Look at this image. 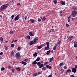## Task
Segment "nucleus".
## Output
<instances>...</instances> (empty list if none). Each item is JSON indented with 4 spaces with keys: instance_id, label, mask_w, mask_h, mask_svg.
Here are the masks:
<instances>
[{
    "instance_id": "obj_2",
    "label": "nucleus",
    "mask_w": 77,
    "mask_h": 77,
    "mask_svg": "<svg viewBox=\"0 0 77 77\" xmlns=\"http://www.w3.org/2000/svg\"><path fill=\"white\" fill-rule=\"evenodd\" d=\"M77 12L76 11H72V13L71 14V15L72 17H75V16H76V15H77Z\"/></svg>"
},
{
    "instance_id": "obj_7",
    "label": "nucleus",
    "mask_w": 77,
    "mask_h": 77,
    "mask_svg": "<svg viewBox=\"0 0 77 77\" xmlns=\"http://www.w3.org/2000/svg\"><path fill=\"white\" fill-rule=\"evenodd\" d=\"M74 38V36H71L69 37L68 38V39L69 40V42H70V41H71V40H72V38Z\"/></svg>"
},
{
    "instance_id": "obj_53",
    "label": "nucleus",
    "mask_w": 77,
    "mask_h": 77,
    "mask_svg": "<svg viewBox=\"0 0 77 77\" xmlns=\"http://www.w3.org/2000/svg\"><path fill=\"white\" fill-rule=\"evenodd\" d=\"M64 69H67V67L66 66H64L63 67Z\"/></svg>"
},
{
    "instance_id": "obj_5",
    "label": "nucleus",
    "mask_w": 77,
    "mask_h": 77,
    "mask_svg": "<svg viewBox=\"0 0 77 77\" xmlns=\"http://www.w3.org/2000/svg\"><path fill=\"white\" fill-rule=\"evenodd\" d=\"M77 72V69L74 67H72V72H74V73H75Z\"/></svg>"
},
{
    "instance_id": "obj_22",
    "label": "nucleus",
    "mask_w": 77,
    "mask_h": 77,
    "mask_svg": "<svg viewBox=\"0 0 77 77\" xmlns=\"http://www.w3.org/2000/svg\"><path fill=\"white\" fill-rule=\"evenodd\" d=\"M30 42V43H29L30 45H33V41H31Z\"/></svg>"
},
{
    "instance_id": "obj_42",
    "label": "nucleus",
    "mask_w": 77,
    "mask_h": 77,
    "mask_svg": "<svg viewBox=\"0 0 77 77\" xmlns=\"http://www.w3.org/2000/svg\"><path fill=\"white\" fill-rule=\"evenodd\" d=\"M74 47L75 48H77V44H75L74 45Z\"/></svg>"
},
{
    "instance_id": "obj_21",
    "label": "nucleus",
    "mask_w": 77,
    "mask_h": 77,
    "mask_svg": "<svg viewBox=\"0 0 77 77\" xmlns=\"http://www.w3.org/2000/svg\"><path fill=\"white\" fill-rule=\"evenodd\" d=\"M0 41H1V42H3V37L0 38Z\"/></svg>"
},
{
    "instance_id": "obj_44",
    "label": "nucleus",
    "mask_w": 77,
    "mask_h": 77,
    "mask_svg": "<svg viewBox=\"0 0 77 77\" xmlns=\"http://www.w3.org/2000/svg\"><path fill=\"white\" fill-rule=\"evenodd\" d=\"M14 46H15V45H14V44H13L11 45V47H14Z\"/></svg>"
},
{
    "instance_id": "obj_61",
    "label": "nucleus",
    "mask_w": 77,
    "mask_h": 77,
    "mask_svg": "<svg viewBox=\"0 0 77 77\" xmlns=\"http://www.w3.org/2000/svg\"><path fill=\"white\" fill-rule=\"evenodd\" d=\"M14 71H15V70H14V69H13L12 70V72H13H13H14Z\"/></svg>"
},
{
    "instance_id": "obj_52",
    "label": "nucleus",
    "mask_w": 77,
    "mask_h": 77,
    "mask_svg": "<svg viewBox=\"0 0 77 77\" xmlns=\"http://www.w3.org/2000/svg\"><path fill=\"white\" fill-rule=\"evenodd\" d=\"M17 5L18 6H20V4L19 3H18L17 4Z\"/></svg>"
},
{
    "instance_id": "obj_62",
    "label": "nucleus",
    "mask_w": 77,
    "mask_h": 77,
    "mask_svg": "<svg viewBox=\"0 0 77 77\" xmlns=\"http://www.w3.org/2000/svg\"><path fill=\"white\" fill-rule=\"evenodd\" d=\"M74 44H77V42H76V41H75L74 42Z\"/></svg>"
},
{
    "instance_id": "obj_43",
    "label": "nucleus",
    "mask_w": 77,
    "mask_h": 77,
    "mask_svg": "<svg viewBox=\"0 0 77 77\" xmlns=\"http://www.w3.org/2000/svg\"><path fill=\"white\" fill-rule=\"evenodd\" d=\"M14 15H12V16H11V18L12 19H14Z\"/></svg>"
},
{
    "instance_id": "obj_40",
    "label": "nucleus",
    "mask_w": 77,
    "mask_h": 77,
    "mask_svg": "<svg viewBox=\"0 0 77 77\" xmlns=\"http://www.w3.org/2000/svg\"><path fill=\"white\" fill-rule=\"evenodd\" d=\"M51 31L52 33H53L54 32V30L53 29H52L51 30Z\"/></svg>"
},
{
    "instance_id": "obj_27",
    "label": "nucleus",
    "mask_w": 77,
    "mask_h": 77,
    "mask_svg": "<svg viewBox=\"0 0 77 77\" xmlns=\"http://www.w3.org/2000/svg\"><path fill=\"white\" fill-rule=\"evenodd\" d=\"M43 64H41L40 66H39V68H42V67H43Z\"/></svg>"
},
{
    "instance_id": "obj_15",
    "label": "nucleus",
    "mask_w": 77,
    "mask_h": 77,
    "mask_svg": "<svg viewBox=\"0 0 77 77\" xmlns=\"http://www.w3.org/2000/svg\"><path fill=\"white\" fill-rule=\"evenodd\" d=\"M16 70L18 71H19L21 70V68L20 67H18L16 68Z\"/></svg>"
},
{
    "instance_id": "obj_28",
    "label": "nucleus",
    "mask_w": 77,
    "mask_h": 77,
    "mask_svg": "<svg viewBox=\"0 0 77 77\" xmlns=\"http://www.w3.org/2000/svg\"><path fill=\"white\" fill-rule=\"evenodd\" d=\"M71 71V69H69L67 71V72H69H69H70Z\"/></svg>"
},
{
    "instance_id": "obj_29",
    "label": "nucleus",
    "mask_w": 77,
    "mask_h": 77,
    "mask_svg": "<svg viewBox=\"0 0 77 77\" xmlns=\"http://www.w3.org/2000/svg\"><path fill=\"white\" fill-rule=\"evenodd\" d=\"M56 48H57L56 46H55L53 48V50H56Z\"/></svg>"
},
{
    "instance_id": "obj_39",
    "label": "nucleus",
    "mask_w": 77,
    "mask_h": 77,
    "mask_svg": "<svg viewBox=\"0 0 77 77\" xmlns=\"http://www.w3.org/2000/svg\"><path fill=\"white\" fill-rule=\"evenodd\" d=\"M20 49H21V47H18L17 49V50H18V51H20Z\"/></svg>"
},
{
    "instance_id": "obj_38",
    "label": "nucleus",
    "mask_w": 77,
    "mask_h": 77,
    "mask_svg": "<svg viewBox=\"0 0 77 77\" xmlns=\"http://www.w3.org/2000/svg\"><path fill=\"white\" fill-rule=\"evenodd\" d=\"M5 69L4 67H2L1 68L2 71H5Z\"/></svg>"
},
{
    "instance_id": "obj_50",
    "label": "nucleus",
    "mask_w": 77,
    "mask_h": 77,
    "mask_svg": "<svg viewBox=\"0 0 77 77\" xmlns=\"http://www.w3.org/2000/svg\"><path fill=\"white\" fill-rule=\"evenodd\" d=\"M11 66H8V68L9 69H11Z\"/></svg>"
},
{
    "instance_id": "obj_3",
    "label": "nucleus",
    "mask_w": 77,
    "mask_h": 77,
    "mask_svg": "<svg viewBox=\"0 0 77 77\" xmlns=\"http://www.w3.org/2000/svg\"><path fill=\"white\" fill-rule=\"evenodd\" d=\"M15 57L18 60V59H20V58H21V55L19 53H17L15 55Z\"/></svg>"
},
{
    "instance_id": "obj_48",
    "label": "nucleus",
    "mask_w": 77,
    "mask_h": 77,
    "mask_svg": "<svg viewBox=\"0 0 77 77\" xmlns=\"http://www.w3.org/2000/svg\"><path fill=\"white\" fill-rule=\"evenodd\" d=\"M35 23V20H33L32 21H31L32 23Z\"/></svg>"
},
{
    "instance_id": "obj_59",
    "label": "nucleus",
    "mask_w": 77,
    "mask_h": 77,
    "mask_svg": "<svg viewBox=\"0 0 77 77\" xmlns=\"http://www.w3.org/2000/svg\"><path fill=\"white\" fill-rule=\"evenodd\" d=\"M2 54H3V52H1L0 53V56L2 55Z\"/></svg>"
},
{
    "instance_id": "obj_12",
    "label": "nucleus",
    "mask_w": 77,
    "mask_h": 77,
    "mask_svg": "<svg viewBox=\"0 0 77 77\" xmlns=\"http://www.w3.org/2000/svg\"><path fill=\"white\" fill-rule=\"evenodd\" d=\"M29 35H30V36H33L34 35V34H32V33L31 32H29Z\"/></svg>"
},
{
    "instance_id": "obj_63",
    "label": "nucleus",
    "mask_w": 77,
    "mask_h": 77,
    "mask_svg": "<svg viewBox=\"0 0 77 77\" xmlns=\"http://www.w3.org/2000/svg\"><path fill=\"white\" fill-rule=\"evenodd\" d=\"M75 68L76 69V68H77V65H75Z\"/></svg>"
},
{
    "instance_id": "obj_45",
    "label": "nucleus",
    "mask_w": 77,
    "mask_h": 77,
    "mask_svg": "<svg viewBox=\"0 0 77 77\" xmlns=\"http://www.w3.org/2000/svg\"><path fill=\"white\" fill-rule=\"evenodd\" d=\"M37 75H38L37 73H34V74H33V75H34V76H36Z\"/></svg>"
},
{
    "instance_id": "obj_55",
    "label": "nucleus",
    "mask_w": 77,
    "mask_h": 77,
    "mask_svg": "<svg viewBox=\"0 0 77 77\" xmlns=\"http://www.w3.org/2000/svg\"><path fill=\"white\" fill-rule=\"evenodd\" d=\"M48 77H53V76H52V75H50L49 76H48Z\"/></svg>"
},
{
    "instance_id": "obj_1",
    "label": "nucleus",
    "mask_w": 77,
    "mask_h": 77,
    "mask_svg": "<svg viewBox=\"0 0 77 77\" xmlns=\"http://www.w3.org/2000/svg\"><path fill=\"white\" fill-rule=\"evenodd\" d=\"M8 6H9V4L8 3L2 5L1 7V9L0 10V11L2 12L3 11H4V10L6 9Z\"/></svg>"
},
{
    "instance_id": "obj_58",
    "label": "nucleus",
    "mask_w": 77,
    "mask_h": 77,
    "mask_svg": "<svg viewBox=\"0 0 77 77\" xmlns=\"http://www.w3.org/2000/svg\"><path fill=\"white\" fill-rule=\"evenodd\" d=\"M24 18L25 19V20H26L27 19V16H25Z\"/></svg>"
},
{
    "instance_id": "obj_49",
    "label": "nucleus",
    "mask_w": 77,
    "mask_h": 77,
    "mask_svg": "<svg viewBox=\"0 0 77 77\" xmlns=\"http://www.w3.org/2000/svg\"><path fill=\"white\" fill-rule=\"evenodd\" d=\"M66 26L67 27H69V24H67L66 25Z\"/></svg>"
},
{
    "instance_id": "obj_19",
    "label": "nucleus",
    "mask_w": 77,
    "mask_h": 77,
    "mask_svg": "<svg viewBox=\"0 0 77 77\" xmlns=\"http://www.w3.org/2000/svg\"><path fill=\"white\" fill-rule=\"evenodd\" d=\"M37 55L38 53L35 52V53L33 54V56H35V57H36L37 56Z\"/></svg>"
},
{
    "instance_id": "obj_9",
    "label": "nucleus",
    "mask_w": 77,
    "mask_h": 77,
    "mask_svg": "<svg viewBox=\"0 0 77 77\" xmlns=\"http://www.w3.org/2000/svg\"><path fill=\"white\" fill-rule=\"evenodd\" d=\"M20 63H22V64H23V65H24L25 66L26 65H27V63L23 61L20 62Z\"/></svg>"
},
{
    "instance_id": "obj_24",
    "label": "nucleus",
    "mask_w": 77,
    "mask_h": 77,
    "mask_svg": "<svg viewBox=\"0 0 77 77\" xmlns=\"http://www.w3.org/2000/svg\"><path fill=\"white\" fill-rule=\"evenodd\" d=\"M32 64H36L37 63V62H36V60H35L34 62H32Z\"/></svg>"
},
{
    "instance_id": "obj_6",
    "label": "nucleus",
    "mask_w": 77,
    "mask_h": 77,
    "mask_svg": "<svg viewBox=\"0 0 77 77\" xmlns=\"http://www.w3.org/2000/svg\"><path fill=\"white\" fill-rule=\"evenodd\" d=\"M20 19V16L19 15H17L16 16L14 19V21H17V20H18Z\"/></svg>"
},
{
    "instance_id": "obj_16",
    "label": "nucleus",
    "mask_w": 77,
    "mask_h": 77,
    "mask_svg": "<svg viewBox=\"0 0 77 77\" xmlns=\"http://www.w3.org/2000/svg\"><path fill=\"white\" fill-rule=\"evenodd\" d=\"M42 46L41 45H40V46H37V49H41V48H42Z\"/></svg>"
},
{
    "instance_id": "obj_25",
    "label": "nucleus",
    "mask_w": 77,
    "mask_h": 77,
    "mask_svg": "<svg viewBox=\"0 0 77 77\" xmlns=\"http://www.w3.org/2000/svg\"><path fill=\"white\" fill-rule=\"evenodd\" d=\"M39 60H40V58L38 57L37 58L36 61H37V62H38V61H39Z\"/></svg>"
},
{
    "instance_id": "obj_35",
    "label": "nucleus",
    "mask_w": 77,
    "mask_h": 77,
    "mask_svg": "<svg viewBox=\"0 0 77 77\" xmlns=\"http://www.w3.org/2000/svg\"><path fill=\"white\" fill-rule=\"evenodd\" d=\"M26 37L28 39H30V36L29 35H27L26 36Z\"/></svg>"
},
{
    "instance_id": "obj_51",
    "label": "nucleus",
    "mask_w": 77,
    "mask_h": 77,
    "mask_svg": "<svg viewBox=\"0 0 77 77\" xmlns=\"http://www.w3.org/2000/svg\"><path fill=\"white\" fill-rule=\"evenodd\" d=\"M68 19L70 20L71 19V16H69L68 17Z\"/></svg>"
},
{
    "instance_id": "obj_10",
    "label": "nucleus",
    "mask_w": 77,
    "mask_h": 77,
    "mask_svg": "<svg viewBox=\"0 0 77 77\" xmlns=\"http://www.w3.org/2000/svg\"><path fill=\"white\" fill-rule=\"evenodd\" d=\"M60 4H61V5H65V2H63V1H61L60 2Z\"/></svg>"
},
{
    "instance_id": "obj_14",
    "label": "nucleus",
    "mask_w": 77,
    "mask_h": 77,
    "mask_svg": "<svg viewBox=\"0 0 77 77\" xmlns=\"http://www.w3.org/2000/svg\"><path fill=\"white\" fill-rule=\"evenodd\" d=\"M72 9H74V10H75L76 11L77 10V8L75 7V6L72 8Z\"/></svg>"
},
{
    "instance_id": "obj_46",
    "label": "nucleus",
    "mask_w": 77,
    "mask_h": 77,
    "mask_svg": "<svg viewBox=\"0 0 77 77\" xmlns=\"http://www.w3.org/2000/svg\"><path fill=\"white\" fill-rule=\"evenodd\" d=\"M38 22H40V21H41V19L38 18Z\"/></svg>"
},
{
    "instance_id": "obj_60",
    "label": "nucleus",
    "mask_w": 77,
    "mask_h": 77,
    "mask_svg": "<svg viewBox=\"0 0 77 77\" xmlns=\"http://www.w3.org/2000/svg\"><path fill=\"white\" fill-rule=\"evenodd\" d=\"M41 74V72H38V74L39 75V74Z\"/></svg>"
},
{
    "instance_id": "obj_56",
    "label": "nucleus",
    "mask_w": 77,
    "mask_h": 77,
    "mask_svg": "<svg viewBox=\"0 0 77 77\" xmlns=\"http://www.w3.org/2000/svg\"><path fill=\"white\" fill-rule=\"evenodd\" d=\"M60 65H59L58 66H57V68H60Z\"/></svg>"
},
{
    "instance_id": "obj_8",
    "label": "nucleus",
    "mask_w": 77,
    "mask_h": 77,
    "mask_svg": "<svg viewBox=\"0 0 77 77\" xmlns=\"http://www.w3.org/2000/svg\"><path fill=\"white\" fill-rule=\"evenodd\" d=\"M46 68H48V69H50L51 68V66L49 65H47L46 66Z\"/></svg>"
},
{
    "instance_id": "obj_18",
    "label": "nucleus",
    "mask_w": 77,
    "mask_h": 77,
    "mask_svg": "<svg viewBox=\"0 0 77 77\" xmlns=\"http://www.w3.org/2000/svg\"><path fill=\"white\" fill-rule=\"evenodd\" d=\"M42 19L43 21H44L46 20V17H45L44 16Z\"/></svg>"
},
{
    "instance_id": "obj_33",
    "label": "nucleus",
    "mask_w": 77,
    "mask_h": 77,
    "mask_svg": "<svg viewBox=\"0 0 77 77\" xmlns=\"http://www.w3.org/2000/svg\"><path fill=\"white\" fill-rule=\"evenodd\" d=\"M45 45H46V44L44 43V44H43L42 45H41V46H42V47H44V46H45Z\"/></svg>"
},
{
    "instance_id": "obj_37",
    "label": "nucleus",
    "mask_w": 77,
    "mask_h": 77,
    "mask_svg": "<svg viewBox=\"0 0 77 77\" xmlns=\"http://www.w3.org/2000/svg\"><path fill=\"white\" fill-rule=\"evenodd\" d=\"M63 62L61 63H60V65L61 66H62L63 65Z\"/></svg>"
},
{
    "instance_id": "obj_47",
    "label": "nucleus",
    "mask_w": 77,
    "mask_h": 77,
    "mask_svg": "<svg viewBox=\"0 0 77 77\" xmlns=\"http://www.w3.org/2000/svg\"><path fill=\"white\" fill-rule=\"evenodd\" d=\"M14 54V52H13V51H11V55H13V54Z\"/></svg>"
},
{
    "instance_id": "obj_23",
    "label": "nucleus",
    "mask_w": 77,
    "mask_h": 77,
    "mask_svg": "<svg viewBox=\"0 0 77 77\" xmlns=\"http://www.w3.org/2000/svg\"><path fill=\"white\" fill-rule=\"evenodd\" d=\"M50 53V50H49L48 51H47L46 53V54L47 55H48L49 54V53Z\"/></svg>"
},
{
    "instance_id": "obj_54",
    "label": "nucleus",
    "mask_w": 77,
    "mask_h": 77,
    "mask_svg": "<svg viewBox=\"0 0 77 77\" xmlns=\"http://www.w3.org/2000/svg\"><path fill=\"white\" fill-rule=\"evenodd\" d=\"M24 62H27L28 60H27V59H25V60H24Z\"/></svg>"
},
{
    "instance_id": "obj_11",
    "label": "nucleus",
    "mask_w": 77,
    "mask_h": 77,
    "mask_svg": "<svg viewBox=\"0 0 77 77\" xmlns=\"http://www.w3.org/2000/svg\"><path fill=\"white\" fill-rule=\"evenodd\" d=\"M46 45L48 48H49V46H50V43L48 42H46Z\"/></svg>"
},
{
    "instance_id": "obj_57",
    "label": "nucleus",
    "mask_w": 77,
    "mask_h": 77,
    "mask_svg": "<svg viewBox=\"0 0 77 77\" xmlns=\"http://www.w3.org/2000/svg\"><path fill=\"white\" fill-rule=\"evenodd\" d=\"M70 77H75V76L74 75H71Z\"/></svg>"
},
{
    "instance_id": "obj_26",
    "label": "nucleus",
    "mask_w": 77,
    "mask_h": 77,
    "mask_svg": "<svg viewBox=\"0 0 77 77\" xmlns=\"http://www.w3.org/2000/svg\"><path fill=\"white\" fill-rule=\"evenodd\" d=\"M42 70L44 71H45L46 70V67H44L42 68Z\"/></svg>"
},
{
    "instance_id": "obj_20",
    "label": "nucleus",
    "mask_w": 77,
    "mask_h": 77,
    "mask_svg": "<svg viewBox=\"0 0 77 77\" xmlns=\"http://www.w3.org/2000/svg\"><path fill=\"white\" fill-rule=\"evenodd\" d=\"M53 60V57H52V58L50 59L49 62H51Z\"/></svg>"
},
{
    "instance_id": "obj_13",
    "label": "nucleus",
    "mask_w": 77,
    "mask_h": 77,
    "mask_svg": "<svg viewBox=\"0 0 77 77\" xmlns=\"http://www.w3.org/2000/svg\"><path fill=\"white\" fill-rule=\"evenodd\" d=\"M37 65L38 66H40L41 65V63L40 62H38L37 63Z\"/></svg>"
},
{
    "instance_id": "obj_31",
    "label": "nucleus",
    "mask_w": 77,
    "mask_h": 77,
    "mask_svg": "<svg viewBox=\"0 0 77 77\" xmlns=\"http://www.w3.org/2000/svg\"><path fill=\"white\" fill-rule=\"evenodd\" d=\"M9 33L10 34H14V31H10Z\"/></svg>"
},
{
    "instance_id": "obj_36",
    "label": "nucleus",
    "mask_w": 77,
    "mask_h": 77,
    "mask_svg": "<svg viewBox=\"0 0 77 77\" xmlns=\"http://www.w3.org/2000/svg\"><path fill=\"white\" fill-rule=\"evenodd\" d=\"M48 48H48L47 47H45V50H48Z\"/></svg>"
},
{
    "instance_id": "obj_32",
    "label": "nucleus",
    "mask_w": 77,
    "mask_h": 77,
    "mask_svg": "<svg viewBox=\"0 0 77 77\" xmlns=\"http://www.w3.org/2000/svg\"><path fill=\"white\" fill-rule=\"evenodd\" d=\"M17 42V40H13L12 41V43H13V42Z\"/></svg>"
},
{
    "instance_id": "obj_17",
    "label": "nucleus",
    "mask_w": 77,
    "mask_h": 77,
    "mask_svg": "<svg viewBox=\"0 0 77 77\" xmlns=\"http://www.w3.org/2000/svg\"><path fill=\"white\" fill-rule=\"evenodd\" d=\"M5 50L6 51L8 50V46L6 45H5L4 46Z\"/></svg>"
},
{
    "instance_id": "obj_41",
    "label": "nucleus",
    "mask_w": 77,
    "mask_h": 77,
    "mask_svg": "<svg viewBox=\"0 0 77 77\" xmlns=\"http://www.w3.org/2000/svg\"><path fill=\"white\" fill-rule=\"evenodd\" d=\"M61 42V41H59V42H58L57 44L58 45H60V43Z\"/></svg>"
},
{
    "instance_id": "obj_4",
    "label": "nucleus",
    "mask_w": 77,
    "mask_h": 77,
    "mask_svg": "<svg viewBox=\"0 0 77 77\" xmlns=\"http://www.w3.org/2000/svg\"><path fill=\"white\" fill-rule=\"evenodd\" d=\"M39 39V38L38 37H36L35 38H34L33 42V44H36V42H37V41H38Z\"/></svg>"
},
{
    "instance_id": "obj_30",
    "label": "nucleus",
    "mask_w": 77,
    "mask_h": 77,
    "mask_svg": "<svg viewBox=\"0 0 77 77\" xmlns=\"http://www.w3.org/2000/svg\"><path fill=\"white\" fill-rule=\"evenodd\" d=\"M48 65V62H46L44 64V66H46V65Z\"/></svg>"
},
{
    "instance_id": "obj_34",
    "label": "nucleus",
    "mask_w": 77,
    "mask_h": 77,
    "mask_svg": "<svg viewBox=\"0 0 77 77\" xmlns=\"http://www.w3.org/2000/svg\"><path fill=\"white\" fill-rule=\"evenodd\" d=\"M54 4H56L57 3V0H54Z\"/></svg>"
},
{
    "instance_id": "obj_64",
    "label": "nucleus",
    "mask_w": 77,
    "mask_h": 77,
    "mask_svg": "<svg viewBox=\"0 0 77 77\" xmlns=\"http://www.w3.org/2000/svg\"><path fill=\"white\" fill-rule=\"evenodd\" d=\"M74 18H72V20H74Z\"/></svg>"
}]
</instances>
